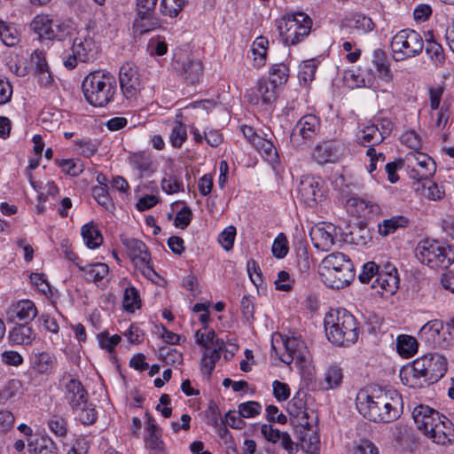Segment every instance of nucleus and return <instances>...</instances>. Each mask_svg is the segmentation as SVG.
<instances>
[{"label":"nucleus","instance_id":"nucleus-1","mask_svg":"<svg viewBox=\"0 0 454 454\" xmlns=\"http://www.w3.org/2000/svg\"><path fill=\"white\" fill-rule=\"evenodd\" d=\"M356 406L358 412L370 421L390 423L401 415L402 397L396 391L371 386L358 391Z\"/></svg>","mask_w":454,"mask_h":454},{"label":"nucleus","instance_id":"nucleus-2","mask_svg":"<svg viewBox=\"0 0 454 454\" xmlns=\"http://www.w3.org/2000/svg\"><path fill=\"white\" fill-rule=\"evenodd\" d=\"M324 325L328 340L336 346L348 347L358 339L356 319L345 309L328 312L325 317Z\"/></svg>","mask_w":454,"mask_h":454},{"label":"nucleus","instance_id":"nucleus-3","mask_svg":"<svg viewBox=\"0 0 454 454\" xmlns=\"http://www.w3.org/2000/svg\"><path fill=\"white\" fill-rule=\"evenodd\" d=\"M67 379L64 385V398L74 412H77L78 420L83 425H91L97 420L95 406L88 401V392L76 379L65 374L63 380Z\"/></svg>","mask_w":454,"mask_h":454},{"label":"nucleus","instance_id":"nucleus-4","mask_svg":"<svg viewBox=\"0 0 454 454\" xmlns=\"http://www.w3.org/2000/svg\"><path fill=\"white\" fill-rule=\"evenodd\" d=\"M418 260L432 269H448L454 262V250L439 240L425 239L416 248Z\"/></svg>","mask_w":454,"mask_h":454},{"label":"nucleus","instance_id":"nucleus-5","mask_svg":"<svg viewBox=\"0 0 454 454\" xmlns=\"http://www.w3.org/2000/svg\"><path fill=\"white\" fill-rule=\"evenodd\" d=\"M310 18L303 13L287 14L278 20L279 35L286 44H297L307 36L311 28Z\"/></svg>","mask_w":454,"mask_h":454},{"label":"nucleus","instance_id":"nucleus-6","mask_svg":"<svg viewBox=\"0 0 454 454\" xmlns=\"http://www.w3.org/2000/svg\"><path fill=\"white\" fill-rule=\"evenodd\" d=\"M423 38L413 29H402L391 41V49L395 59L400 60L419 55L424 47Z\"/></svg>","mask_w":454,"mask_h":454},{"label":"nucleus","instance_id":"nucleus-7","mask_svg":"<svg viewBox=\"0 0 454 454\" xmlns=\"http://www.w3.org/2000/svg\"><path fill=\"white\" fill-rule=\"evenodd\" d=\"M31 28L43 40L66 39L71 33L70 26L60 20L50 15H37L31 22Z\"/></svg>","mask_w":454,"mask_h":454},{"label":"nucleus","instance_id":"nucleus-8","mask_svg":"<svg viewBox=\"0 0 454 454\" xmlns=\"http://www.w3.org/2000/svg\"><path fill=\"white\" fill-rule=\"evenodd\" d=\"M320 121L314 114L302 116L294 125L290 134V142L300 149L307 143L311 142L319 133Z\"/></svg>","mask_w":454,"mask_h":454},{"label":"nucleus","instance_id":"nucleus-9","mask_svg":"<svg viewBox=\"0 0 454 454\" xmlns=\"http://www.w3.org/2000/svg\"><path fill=\"white\" fill-rule=\"evenodd\" d=\"M408 166L411 167L410 177L419 181L427 180L436 170L434 160L426 153L414 151L406 156Z\"/></svg>","mask_w":454,"mask_h":454},{"label":"nucleus","instance_id":"nucleus-10","mask_svg":"<svg viewBox=\"0 0 454 454\" xmlns=\"http://www.w3.org/2000/svg\"><path fill=\"white\" fill-rule=\"evenodd\" d=\"M427 355L415 359L411 366L401 371L402 381L410 387H422L427 385V366L430 364Z\"/></svg>","mask_w":454,"mask_h":454},{"label":"nucleus","instance_id":"nucleus-11","mask_svg":"<svg viewBox=\"0 0 454 454\" xmlns=\"http://www.w3.org/2000/svg\"><path fill=\"white\" fill-rule=\"evenodd\" d=\"M298 193L306 206L313 207L324 197L323 183L319 178L303 176L298 186Z\"/></svg>","mask_w":454,"mask_h":454},{"label":"nucleus","instance_id":"nucleus-12","mask_svg":"<svg viewBox=\"0 0 454 454\" xmlns=\"http://www.w3.org/2000/svg\"><path fill=\"white\" fill-rule=\"evenodd\" d=\"M443 415L427 405L416 406L412 411V418L417 427L425 434H428L430 427L437 423Z\"/></svg>","mask_w":454,"mask_h":454},{"label":"nucleus","instance_id":"nucleus-13","mask_svg":"<svg viewBox=\"0 0 454 454\" xmlns=\"http://www.w3.org/2000/svg\"><path fill=\"white\" fill-rule=\"evenodd\" d=\"M342 146L334 140L324 141L317 145L313 152V158L318 164L335 162L341 155Z\"/></svg>","mask_w":454,"mask_h":454},{"label":"nucleus","instance_id":"nucleus-14","mask_svg":"<svg viewBox=\"0 0 454 454\" xmlns=\"http://www.w3.org/2000/svg\"><path fill=\"white\" fill-rule=\"evenodd\" d=\"M432 439L436 444L445 445L451 442L454 435V428L452 422L442 416L433 427H430L428 434H426Z\"/></svg>","mask_w":454,"mask_h":454},{"label":"nucleus","instance_id":"nucleus-15","mask_svg":"<svg viewBox=\"0 0 454 454\" xmlns=\"http://www.w3.org/2000/svg\"><path fill=\"white\" fill-rule=\"evenodd\" d=\"M347 206L349 208L354 207L355 211L352 214H356L357 217L364 219L373 218L380 215L381 211L380 207L377 203L357 197L350 198L347 202Z\"/></svg>","mask_w":454,"mask_h":454},{"label":"nucleus","instance_id":"nucleus-16","mask_svg":"<svg viewBox=\"0 0 454 454\" xmlns=\"http://www.w3.org/2000/svg\"><path fill=\"white\" fill-rule=\"evenodd\" d=\"M114 87H82L86 100L93 106H104L112 99Z\"/></svg>","mask_w":454,"mask_h":454},{"label":"nucleus","instance_id":"nucleus-17","mask_svg":"<svg viewBox=\"0 0 454 454\" xmlns=\"http://www.w3.org/2000/svg\"><path fill=\"white\" fill-rule=\"evenodd\" d=\"M429 366H427V385H431L441 380L447 372V359L439 354L427 355Z\"/></svg>","mask_w":454,"mask_h":454},{"label":"nucleus","instance_id":"nucleus-18","mask_svg":"<svg viewBox=\"0 0 454 454\" xmlns=\"http://www.w3.org/2000/svg\"><path fill=\"white\" fill-rule=\"evenodd\" d=\"M37 315V309L35 303L29 300H22L13 304L7 312L8 320L13 321L18 318L20 321L33 320Z\"/></svg>","mask_w":454,"mask_h":454},{"label":"nucleus","instance_id":"nucleus-19","mask_svg":"<svg viewBox=\"0 0 454 454\" xmlns=\"http://www.w3.org/2000/svg\"><path fill=\"white\" fill-rule=\"evenodd\" d=\"M335 227L329 223L325 227H316L310 232L311 239L317 248L329 250L334 244Z\"/></svg>","mask_w":454,"mask_h":454},{"label":"nucleus","instance_id":"nucleus-20","mask_svg":"<svg viewBox=\"0 0 454 454\" xmlns=\"http://www.w3.org/2000/svg\"><path fill=\"white\" fill-rule=\"evenodd\" d=\"M443 330V322L442 320L434 319L427 322L419 331L421 339L426 341L432 342L440 347L446 346V338L442 339V332Z\"/></svg>","mask_w":454,"mask_h":454},{"label":"nucleus","instance_id":"nucleus-21","mask_svg":"<svg viewBox=\"0 0 454 454\" xmlns=\"http://www.w3.org/2000/svg\"><path fill=\"white\" fill-rule=\"evenodd\" d=\"M324 272H331L335 274V271L340 269V271L345 272L348 276V269L354 266L351 260L343 253L335 252L325 256L322 262Z\"/></svg>","mask_w":454,"mask_h":454},{"label":"nucleus","instance_id":"nucleus-22","mask_svg":"<svg viewBox=\"0 0 454 454\" xmlns=\"http://www.w3.org/2000/svg\"><path fill=\"white\" fill-rule=\"evenodd\" d=\"M27 442L29 454H58V448L50 437L35 434Z\"/></svg>","mask_w":454,"mask_h":454},{"label":"nucleus","instance_id":"nucleus-23","mask_svg":"<svg viewBox=\"0 0 454 454\" xmlns=\"http://www.w3.org/2000/svg\"><path fill=\"white\" fill-rule=\"evenodd\" d=\"M348 276L345 272L340 271V269L335 271V274L331 272H322L324 283L333 289H341L348 286L355 278L354 266L348 269Z\"/></svg>","mask_w":454,"mask_h":454},{"label":"nucleus","instance_id":"nucleus-24","mask_svg":"<svg viewBox=\"0 0 454 454\" xmlns=\"http://www.w3.org/2000/svg\"><path fill=\"white\" fill-rule=\"evenodd\" d=\"M344 26L351 29V33L364 35L374 28L372 19L362 13H356L344 21Z\"/></svg>","mask_w":454,"mask_h":454},{"label":"nucleus","instance_id":"nucleus-25","mask_svg":"<svg viewBox=\"0 0 454 454\" xmlns=\"http://www.w3.org/2000/svg\"><path fill=\"white\" fill-rule=\"evenodd\" d=\"M35 337L36 333L28 323L20 324L9 333L10 341L17 345H29Z\"/></svg>","mask_w":454,"mask_h":454},{"label":"nucleus","instance_id":"nucleus-26","mask_svg":"<svg viewBox=\"0 0 454 454\" xmlns=\"http://www.w3.org/2000/svg\"><path fill=\"white\" fill-rule=\"evenodd\" d=\"M372 62L376 67L379 78L386 83L393 81V74L389 68V63L386 52L377 49L373 51Z\"/></svg>","mask_w":454,"mask_h":454},{"label":"nucleus","instance_id":"nucleus-27","mask_svg":"<svg viewBox=\"0 0 454 454\" xmlns=\"http://www.w3.org/2000/svg\"><path fill=\"white\" fill-rule=\"evenodd\" d=\"M343 380L342 369L337 364H330L324 373V379L319 382L321 389L331 390L339 387Z\"/></svg>","mask_w":454,"mask_h":454},{"label":"nucleus","instance_id":"nucleus-28","mask_svg":"<svg viewBox=\"0 0 454 454\" xmlns=\"http://www.w3.org/2000/svg\"><path fill=\"white\" fill-rule=\"evenodd\" d=\"M277 87H251L247 90L248 100L254 104H259L262 100L264 104H270L277 99Z\"/></svg>","mask_w":454,"mask_h":454},{"label":"nucleus","instance_id":"nucleus-29","mask_svg":"<svg viewBox=\"0 0 454 454\" xmlns=\"http://www.w3.org/2000/svg\"><path fill=\"white\" fill-rule=\"evenodd\" d=\"M79 270L86 275V279L93 281L94 283L100 282L109 272V267L104 262L90 263L82 265L81 262H76Z\"/></svg>","mask_w":454,"mask_h":454},{"label":"nucleus","instance_id":"nucleus-30","mask_svg":"<svg viewBox=\"0 0 454 454\" xmlns=\"http://www.w3.org/2000/svg\"><path fill=\"white\" fill-rule=\"evenodd\" d=\"M294 403H289L288 412L291 415V421L293 425H297L298 427H301L306 428L311 426V422L313 419L311 416L314 414L312 410H309L306 406H301L295 408Z\"/></svg>","mask_w":454,"mask_h":454},{"label":"nucleus","instance_id":"nucleus-31","mask_svg":"<svg viewBox=\"0 0 454 454\" xmlns=\"http://www.w3.org/2000/svg\"><path fill=\"white\" fill-rule=\"evenodd\" d=\"M81 234L86 246L90 249L98 247L103 242L99 230L92 222L82 227Z\"/></svg>","mask_w":454,"mask_h":454},{"label":"nucleus","instance_id":"nucleus-32","mask_svg":"<svg viewBox=\"0 0 454 454\" xmlns=\"http://www.w3.org/2000/svg\"><path fill=\"white\" fill-rule=\"evenodd\" d=\"M0 40L8 47L17 45L20 42V33L16 26L0 19Z\"/></svg>","mask_w":454,"mask_h":454},{"label":"nucleus","instance_id":"nucleus-33","mask_svg":"<svg viewBox=\"0 0 454 454\" xmlns=\"http://www.w3.org/2000/svg\"><path fill=\"white\" fill-rule=\"evenodd\" d=\"M426 52L435 64H441L444 60L442 47L434 37L433 32L428 31L425 37Z\"/></svg>","mask_w":454,"mask_h":454},{"label":"nucleus","instance_id":"nucleus-34","mask_svg":"<svg viewBox=\"0 0 454 454\" xmlns=\"http://www.w3.org/2000/svg\"><path fill=\"white\" fill-rule=\"evenodd\" d=\"M114 83H115V78L109 72L97 70L85 76L82 85H113Z\"/></svg>","mask_w":454,"mask_h":454},{"label":"nucleus","instance_id":"nucleus-35","mask_svg":"<svg viewBox=\"0 0 454 454\" xmlns=\"http://www.w3.org/2000/svg\"><path fill=\"white\" fill-rule=\"evenodd\" d=\"M183 75L186 82L195 84L200 82L202 74L203 67L200 60H188L184 64Z\"/></svg>","mask_w":454,"mask_h":454},{"label":"nucleus","instance_id":"nucleus-36","mask_svg":"<svg viewBox=\"0 0 454 454\" xmlns=\"http://www.w3.org/2000/svg\"><path fill=\"white\" fill-rule=\"evenodd\" d=\"M130 163L142 176H151L153 173L152 160L145 153H134L130 157Z\"/></svg>","mask_w":454,"mask_h":454},{"label":"nucleus","instance_id":"nucleus-37","mask_svg":"<svg viewBox=\"0 0 454 454\" xmlns=\"http://www.w3.org/2000/svg\"><path fill=\"white\" fill-rule=\"evenodd\" d=\"M357 137L364 146L368 145H374L382 141V136H380V128L376 124L366 126L360 131Z\"/></svg>","mask_w":454,"mask_h":454},{"label":"nucleus","instance_id":"nucleus-38","mask_svg":"<svg viewBox=\"0 0 454 454\" xmlns=\"http://www.w3.org/2000/svg\"><path fill=\"white\" fill-rule=\"evenodd\" d=\"M399 277L395 275L386 276L379 273L372 284V288L380 287L382 291L394 294L399 285Z\"/></svg>","mask_w":454,"mask_h":454},{"label":"nucleus","instance_id":"nucleus-39","mask_svg":"<svg viewBox=\"0 0 454 454\" xmlns=\"http://www.w3.org/2000/svg\"><path fill=\"white\" fill-rule=\"evenodd\" d=\"M269 41L264 36H258L253 43L251 51L253 54L254 66L259 67L265 64L266 51Z\"/></svg>","mask_w":454,"mask_h":454},{"label":"nucleus","instance_id":"nucleus-40","mask_svg":"<svg viewBox=\"0 0 454 454\" xmlns=\"http://www.w3.org/2000/svg\"><path fill=\"white\" fill-rule=\"evenodd\" d=\"M397 351L403 357L412 356L418 350V341L414 337L400 335L396 341Z\"/></svg>","mask_w":454,"mask_h":454},{"label":"nucleus","instance_id":"nucleus-41","mask_svg":"<svg viewBox=\"0 0 454 454\" xmlns=\"http://www.w3.org/2000/svg\"><path fill=\"white\" fill-rule=\"evenodd\" d=\"M120 85H136L140 82L137 67L132 63L121 66L119 73Z\"/></svg>","mask_w":454,"mask_h":454},{"label":"nucleus","instance_id":"nucleus-42","mask_svg":"<svg viewBox=\"0 0 454 454\" xmlns=\"http://www.w3.org/2000/svg\"><path fill=\"white\" fill-rule=\"evenodd\" d=\"M123 245L129 250L132 256L139 258L143 262L150 259L147 247L143 241L137 239H126L123 240Z\"/></svg>","mask_w":454,"mask_h":454},{"label":"nucleus","instance_id":"nucleus-43","mask_svg":"<svg viewBox=\"0 0 454 454\" xmlns=\"http://www.w3.org/2000/svg\"><path fill=\"white\" fill-rule=\"evenodd\" d=\"M407 223L408 220L403 215L386 219L381 223H379V233L381 236H387L394 233L399 227H405Z\"/></svg>","mask_w":454,"mask_h":454},{"label":"nucleus","instance_id":"nucleus-44","mask_svg":"<svg viewBox=\"0 0 454 454\" xmlns=\"http://www.w3.org/2000/svg\"><path fill=\"white\" fill-rule=\"evenodd\" d=\"M154 13H150L148 17L143 18L137 15L138 18L135 20L133 28L136 33L140 35L153 31L160 27L159 20L153 17Z\"/></svg>","mask_w":454,"mask_h":454},{"label":"nucleus","instance_id":"nucleus-45","mask_svg":"<svg viewBox=\"0 0 454 454\" xmlns=\"http://www.w3.org/2000/svg\"><path fill=\"white\" fill-rule=\"evenodd\" d=\"M289 76V69L285 64L273 65L270 70L269 82L271 85H284Z\"/></svg>","mask_w":454,"mask_h":454},{"label":"nucleus","instance_id":"nucleus-46","mask_svg":"<svg viewBox=\"0 0 454 454\" xmlns=\"http://www.w3.org/2000/svg\"><path fill=\"white\" fill-rule=\"evenodd\" d=\"M317 64L314 59L303 61L299 66L298 78L300 82L304 84L312 82L315 80Z\"/></svg>","mask_w":454,"mask_h":454},{"label":"nucleus","instance_id":"nucleus-47","mask_svg":"<svg viewBox=\"0 0 454 454\" xmlns=\"http://www.w3.org/2000/svg\"><path fill=\"white\" fill-rule=\"evenodd\" d=\"M253 145L258 152L262 153L268 160L273 161L277 160V149L270 140L259 137L258 138H255V142Z\"/></svg>","mask_w":454,"mask_h":454},{"label":"nucleus","instance_id":"nucleus-48","mask_svg":"<svg viewBox=\"0 0 454 454\" xmlns=\"http://www.w3.org/2000/svg\"><path fill=\"white\" fill-rule=\"evenodd\" d=\"M53 358L50 354L46 352H39L35 354L33 359V367L39 373H47L51 372L53 367Z\"/></svg>","mask_w":454,"mask_h":454},{"label":"nucleus","instance_id":"nucleus-49","mask_svg":"<svg viewBox=\"0 0 454 454\" xmlns=\"http://www.w3.org/2000/svg\"><path fill=\"white\" fill-rule=\"evenodd\" d=\"M159 357L163 360L166 364L175 365L183 363V354L176 348L168 346L162 347L159 349Z\"/></svg>","mask_w":454,"mask_h":454},{"label":"nucleus","instance_id":"nucleus-50","mask_svg":"<svg viewBox=\"0 0 454 454\" xmlns=\"http://www.w3.org/2000/svg\"><path fill=\"white\" fill-rule=\"evenodd\" d=\"M185 0H161L160 11L165 16L175 18L183 10Z\"/></svg>","mask_w":454,"mask_h":454},{"label":"nucleus","instance_id":"nucleus-51","mask_svg":"<svg viewBox=\"0 0 454 454\" xmlns=\"http://www.w3.org/2000/svg\"><path fill=\"white\" fill-rule=\"evenodd\" d=\"M92 195L97 202L106 210L114 207L112 199L108 193V186H94Z\"/></svg>","mask_w":454,"mask_h":454},{"label":"nucleus","instance_id":"nucleus-52","mask_svg":"<svg viewBox=\"0 0 454 454\" xmlns=\"http://www.w3.org/2000/svg\"><path fill=\"white\" fill-rule=\"evenodd\" d=\"M289 251L288 241L284 233H279L273 241L271 247L272 254L278 258H284Z\"/></svg>","mask_w":454,"mask_h":454},{"label":"nucleus","instance_id":"nucleus-53","mask_svg":"<svg viewBox=\"0 0 454 454\" xmlns=\"http://www.w3.org/2000/svg\"><path fill=\"white\" fill-rule=\"evenodd\" d=\"M140 299L137 290L135 287H128L123 295V307L127 311L133 312L139 307Z\"/></svg>","mask_w":454,"mask_h":454},{"label":"nucleus","instance_id":"nucleus-54","mask_svg":"<svg viewBox=\"0 0 454 454\" xmlns=\"http://www.w3.org/2000/svg\"><path fill=\"white\" fill-rule=\"evenodd\" d=\"M161 189L167 194H173L180 191H184V184L175 176H165L160 183Z\"/></svg>","mask_w":454,"mask_h":454},{"label":"nucleus","instance_id":"nucleus-55","mask_svg":"<svg viewBox=\"0 0 454 454\" xmlns=\"http://www.w3.org/2000/svg\"><path fill=\"white\" fill-rule=\"evenodd\" d=\"M58 165L70 176H77L82 172V164L72 159L57 160Z\"/></svg>","mask_w":454,"mask_h":454},{"label":"nucleus","instance_id":"nucleus-56","mask_svg":"<svg viewBox=\"0 0 454 454\" xmlns=\"http://www.w3.org/2000/svg\"><path fill=\"white\" fill-rule=\"evenodd\" d=\"M90 43L86 39L75 38L73 42L72 52L79 57V60L85 62L88 60Z\"/></svg>","mask_w":454,"mask_h":454},{"label":"nucleus","instance_id":"nucleus-57","mask_svg":"<svg viewBox=\"0 0 454 454\" xmlns=\"http://www.w3.org/2000/svg\"><path fill=\"white\" fill-rule=\"evenodd\" d=\"M262 406L254 401H248L239 405V413L242 418H253L260 414Z\"/></svg>","mask_w":454,"mask_h":454},{"label":"nucleus","instance_id":"nucleus-58","mask_svg":"<svg viewBox=\"0 0 454 454\" xmlns=\"http://www.w3.org/2000/svg\"><path fill=\"white\" fill-rule=\"evenodd\" d=\"M99 346L109 353L113 352L115 346L120 343L121 338L118 334L109 336L106 333H101L98 335Z\"/></svg>","mask_w":454,"mask_h":454},{"label":"nucleus","instance_id":"nucleus-59","mask_svg":"<svg viewBox=\"0 0 454 454\" xmlns=\"http://www.w3.org/2000/svg\"><path fill=\"white\" fill-rule=\"evenodd\" d=\"M236 236V228L232 225L226 227L218 237V241L222 247L226 250H230L233 247L234 239Z\"/></svg>","mask_w":454,"mask_h":454},{"label":"nucleus","instance_id":"nucleus-60","mask_svg":"<svg viewBox=\"0 0 454 454\" xmlns=\"http://www.w3.org/2000/svg\"><path fill=\"white\" fill-rule=\"evenodd\" d=\"M380 267L374 262H367L364 264L361 273L358 278L361 283H369L373 277H377L379 274Z\"/></svg>","mask_w":454,"mask_h":454},{"label":"nucleus","instance_id":"nucleus-61","mask_svg":"<svg viewBox=\"0 0 454 454\" xmlns=\"http://www.w3.org/2000/svg\"><path fill=\"white\" fill-rule=\"evenodd\" d=\"M21 383L18 380H11L0 390V401H6L13 397L20 389Z\"/></svg>","mask_w":454,"mask_h":454},{"label":"nucleus","instance_id":"nucleus-62","mask_svg":"<svg viewBox=\"0 0 454 454\" xmlns=\"http://www.w3.org/2000/svg\"><path fill=\"white\" fill-rule=\"evenodd\" d=\"M427 183L423 184V193L426 197L432 200H440L444 195V191L442 190L436 184L425 180Z\"/></svg>","mask_w":454,"mask_h":454},{"label":"nucleus","instance_id":"nucleus-63","mask_svg":"<svg viewBox=\"0 0 454 454\" xmlns=\"http://www.w3.org/2000/svg\"><path fill=\"white\" fill-rule=\"evenodd\" d=\"M192 210L189 207L184 206L180 211H178L175 217V226L180 229H185L191 223L192 220Z\"/></svg>","mask_w":454,"mask_h":454},{"label":"nucleus","instance_id":"nucleus-64","mask_svg":"<svg viewBox=\"0 0 454 454\" xmlns=\"http://www.w3.org/2000/svg\"><path fill=\"white\" fill-rule=\"evenodd\" d=\"M240 309L246 321L250 323L254 320V306L250 295H244L240 301Z\"/></svg>","mask_w":454,"mask_h":454}]
</instances>
